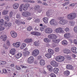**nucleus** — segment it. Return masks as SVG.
Masks as SVG:
<instances>
[{
    "instance_id": "1",
    "label": "nucleus",
    "mask_w": 77,
    "mask_h": 77,
    "mask_svg": "<svg viewBox=\"0 0 77 77\" xmlns=\"http://www.w3.org/2000/svg\"><path fill=\"white\" fill-rule=\"evenodd\" d=\"M76 17V14L73 13L68 14L67 16V18L69 20H74Z\"/></svg>"
},
{
    "instance_id": "2",
    "label": "nucleus",
    "mask_w": 77,
    "mask_h": 77,
    "mask_svg": "<svg viewBox=\"0 0 77 77\" xmlns=\"http://www.w3.org/2000/svg\"><path fill=\"white\" fill-rule=\"evenodd\" d=\"M55 60L57 62H63L65 60V57L63 56H58L55 58Z\"/></svg>"
},
{
    "instance_id": "3",
    "label": "nucleus",
    "mask_w": 77,
    "mask_h": 77,
    "mask_svg": "<svg viewBox=\"0 0 77 77\" xmlns=\"http://www.w3.org/2000/svg\"><path fill=\"white\" fill-rule=\"evenodd\" d=\"M34 61V58L33 56H30L28 58L27 60V62L30 64H31V63H32Z\"/></svg>"
},
{
    "instance_id": "4",
    "label": "nucleus",
    "mask_w": 77,
    "mask_h": 77,
    "mask_svg": "<svg viewBox=\"0 0 77 77\" xmlns=\"http://www.w3.org/2000/svg\"><path fill=\"white\" fill-rule=\"evenodd\" d=\"M22 15L23 17H30L31 15L30 13L28 11H25L23 13Z\"/></svg>"
},
{
    "instance_id": "5",
    "label": "nucleus",
    "mask_w": 77,
    "mask_h": 77,
    "mask_svg": "<svg viewBox=\"0 0 77 77\" xmlns=\"http://www.w3.org/2000/svg\"><path fill=\"white\" fill-rule=\"evenodd\" d=\"M39 51L38 50H34L32 52V54L34 56H36L39 54Z\"/></svg>"
},
{
    "instance_id": "6",
    "label": "nucleus",
    "mask_w": 77,
    "mask_h": 77,
    "mask_svg": "<svg viewBox=\"0 0 77 77\" xmlns=\"http://www.w3.org/2000/svg\"><path fill=\"white\" fill-rule=\"evenodd\" d=\"M50 24L52 26H56L57 25V22L54 19H52L50 22Z\"/></svg>"
},
{
    "instance_id": "7",
    "label": "nucleus",
    "mask_w": 77,
    "mask_h": 77,
    "mask_svg": "<svg viewBox=\"0 0 77 77\" xmlns=\"http://www.w3.org/2000/svg\"><path fill=\"white\" fill-rule=\"evenodd\" d=\"M48 37L49 39H56L57 38L56 35L54 34L49 35Z\"/></svg>"
},
{
    "instance_id": "8",
    "label": "nucleus",
    "mask_w": 77,
    "mask_h": 77,
    "mask_svg": "<svg viewBox=\"0 0 77 77\" xmlns=\"http://www.w3.org/2000/svg\"><path fill=\"white\" fill-rule=\"evenodd\" d=\"M45 32L46 33H51L53 32V30L51 28H48L45 29Z\"/></svg>"
},
{
    "instance_id": "9",
    "label": "nucleus",
    "mask_w": 77,
    "mask_h": 77,
    "mask_svg": "<svg viewBox=\"0 0 77 77\" xmlns=\"http://www.w3.org/2000/svg\"><path fill=\"white\" fill-rule=\"evenodd\" d=\"M55 32L56 33H63V28H59L56 29Z\"/></svg>"
},
{
    "instance_id": "10",
    "label": "nucleus",
    "mask_w": 77,
    "mask_h": 77,
    "mask_svg": "<svg viewBox=\"0 0 77 77\" xmlns=\"http://www.w3.org/2000/svg\"><path fill=\"white\" fill-rule=\"evenodd\" d=\"M51 64L54 67H57L58 66V63L54 61H52L51 62Z\"/></svg>"
},
{
    "instance_id": "11",
    "label": "nucleus",
    "mask_w": 77,
    "mask_h": 77,
    "mask_svg": "<svg viewBox=\"0 0 77 77\" xmlns=\"http://www.w3.org/2000/svg\"><path fill=\"white\" fill-rule=\"evenodd\" d=\"M0 24L3 26V25H5V26H7L8 24L6 22H4V20L3 19H1L0 20Z\"/></svg>"
},
{
    "instance_id": "12",
    "label": "nucleus",
    "mask_w": 77,
    "mask_h": 77,
    "mask_svg": "<svg viewBox=\"0 0 77 77\" xmlns=\"http://www.w3.org/2000/svg\"><path fill=\"white\" fill-rule=\"evenodd\" d=\"M66 69L69 70H73L74 67L71 65H67L66 66Z\"/></svg>"
},
{
    "instance_id": "13",
    "label": "nucleus",
    "mask_w": 77,
    "mask_h": 77,
    "mask_svg": "<svg viewBox=\"0 0 77 77\" xmlns=\"http://www.w3.org/2000/svg\"><path fill=\"white\" fill-rule=\"evenodd\" d=\"M59 23L61 24L64 25V24H66L67 23V20H61L59 21Z\"/></svg>"
},
{
    "instance_id": "14",
    "label": "nucleus",
    "mask_w": 77,
    "mask_h": 77,
    "mask_svg": "<svg viewBox=\"0 0 77 77\" xmlns=\"http://www.w3.org/2000/svg\"><path fill=\"white\" fill-rule=\"evenodd\" d=\"M30 5L29 4H26L25 5H24L23 7V11H27V9H28V7H29Z\"/></svg>"
},
{
    "instance_id": "15",
    "label": "nucleus",
    "mask_w": 77,
    "mask_h": 77,
    "mask_svg": "<svg viewBox=\"0 0 77 77\" xmlns=\"http://www.w3.org/2000/svg\"><path fill=\"white\" fill-rule=\"evenodd\" d=\"M42 59V57H41L39 59V60H40V65L43 66L45 65V61L44 60H43Z\"/></svg>"
},
{
    "instance_id": "16",
    "label": "nucleus",
    "mask_w": 77,
    "mask_h": 77,
    "mask_svg": "<svg viewBox=\"0 0 77 77\" xmlns=\"http://www.w3.org/2000/svg\"><path fill=\"white\" fill-rule=\"evenodd\" d=\"M10 34L13 38H16L17 36V34L14 32L11 31Z\"/></svg>"
},
{
    "instance_id": "17",
    "label": "nucleus",
    "mask_w": 77,
    "mask_h": 77,
    "mask_svg": "<svg viewBox=\"0 0 77 77\" xmlns=\"http://www.w3.org/2000/svg\"><path fill=\"white\" fill-rule=\"evenodd\" d=\"M21 45V43L20 42H17L16 43H14L13 44V45L14 47H16L17 48L19 47Z\"/></svg>"
},
{
    "instance_id": "18",
    "label": "nucleus",
    "mask_w": 77,
    "mask_h": 77,
    "mask_svg": "<svg viewBox=\"0 0 77 77\" xmlns=\"http://www.w3.org/2000/svg\"><path fill=\"white\" fill-rule=\"evenodd\" d=\"M31 34L32 35H33L35 36H39L41 35V33L38 32H31Z\"/></svg>"
},
{
    "instance_id": "19",
    "label": "nucleus",
    "mask_w": 77,
    "mask_h": 77,
    "mask_svg": "<svg viewBox=\"0 0 77 77\" xmlns=\"http://www.w3.org/2000/svg\"><path fill=\"white\" fill-rule=\"evenodd\" d=\"M0 39H2L3 41H5L7 39V36L6 35H4L3 36L1 35L0 37Z\"/></svg>"
},
{
    "instance_id": "20",
    "label": "nucleus",
    "mask_w": 77,
    "mask_h": 77,
    "mask_svg": "<svg viewBox=\"0 0 77 77\" xmlns=\"http://www.w3.org/2000/svg\"><path fill=\"white\" fill-rule=\"evenodd\" d=\"M13 7L14 9H18V7H19V4L18 3H15L13 5Z\"/></svg>"
},
{
    "instance_id": "21",
    "label": "nucleus",
    "mask_w": 77,
    "mask_h": 77,
    "mask_svg": "<svg viewBox=\"0 0 77 77\" xmlns=\"http://www.w3.org/2000/svg\"><path fill=\"white\" fill-rule=\"evenodd\" d=\"M63 51L64 53H66V54H69L71 52L70 50L66 49H64L63 50Z\"/></svg>"
},
{
    "instance_id": "22",
    "label": "nucleus",
    "mask_w": 77,
    "mask_h": 77,
    "mask_svg": "<svg viewBox=\"0 0 77 77\" xmlns=\"http://www.w3.org/2000/svg\"><path fill=\"white\" fill-rule=\"evenodd\" d=\"M15 51V48L11 49L10 51V54H11L12 55H14Z\"/></svg>"
},
{
    "instance_id": "23",
    "label": "nucleus",
    "mask_w": 77,
    "mask_h": 77,
    "mask_svg": "<svg viewBox=\"0 0 77 77\" xmlns=\"http://www.w3.org/2000/svg\"><path fill=\"white\" fill-rule=\"evenodd\" d=\"M48 52L50 54H54V51L51 49L49 48L48 50Z\"/></svg>"
},
{
    "instance_id": "24",
    "label": "nucleus",
    "mask_w": 77,
    "mask_h": 77,
    "mask_svg": "<svg viewBox=\"0 0 77 77\" xmlns=\"http://www.w3.org/2000/svg\"><path fill=\"white\" fill-rule=\"evenodd\" d=\"M53 71L54 73L56 74H57L59 73V69L58 68H55L53 69Z\"/></svg>"
},
{
    "instance_id": "25",
    "label": "nucleus",
    "mask_w": 77,
    "mask_h": 77,
    "mask_svg": "<svg viewBox=\"0 0 77 77\" xmlns=\"http://www.w3.org/2000/svg\"><path fill=\"white\" fill-rule=\"evenodd\" d=\"M8 12H9L8 10H4L2 12V14L3 15H6L8 14Z\"/></svg>"
},
{
    "instance_id": "26",
    "label": "nucleus",
    "mask_w": 77,
    "mask_h": 77,
    "mask_svg": "<svg viewBox=\"0 0 77 77\" xmlns=\"http://www.w3.org/2000/svg\"><path fill=\"white\" fill-rule=\"evenodd\" d=\"M77 48L75 47H73L71 48L72 51L74 53H77V52L76 51V49Z\"/></svg>"
},
{
    "instance_id": "27",
    "label": "nucleus",
    "mask_w": 77,
    "mask_h": 77,
    "mask_svg": "<svg viewBox=\"0 0 77 77\" xmlns=\"http://www.w3.org/2000/svg\"><path fill=\"white\" fill-rule=\"evenodd\" d=\"M69 71L68 70H66L64 72V74L65 75H66V76H68L69 75Z\"/></svg>"
},
{
    "instance_id": "28",
    "label": "nucleus",
    "mask_w": 77,
    "mask_h": 77,
    "mask_svg": "<svg viewBox=\"0 0 77 77\" xmlns=\"http://www.w3.org/2000/svg\"><path fill=\"white\" fill-rule=\"evenodd\" d=\"M47 68L49 71H53V67L51 66L50 65H48Z\"/></svg>"
},
{
    "instance_id": "29",
    "label": "nucleus",
    "mask_w": 77,
    "mask_h": 77,
    "mask_svg": "<svg viewBox=\"0 0 77 77\" xmlns=\"http://www.w3.org/2000/svg\"><path fill=\"white\" fill-rule=\"evenodd\" d=\"M64 37L66 38H70V33H67L64 35Z\"/></svg>"
},
{
    "instance_id": "30",
    "label": "nucleus",
    "mask_w": 77,
    "mask_h": 77,
    "mask_svg": "<svg viewBox=\"0 0 77 77\" xmlns=\"http://www.w3.org/2000/svg\"><path fill=\"white\" fill-rule=\"evenodd\" d=\"M53 42L54 43H56V44H58L59 42H60V39H57L56 40H53Z\"/></svg>"
},
{
    "instance_id": "31",
    "label": "nucleus",
    "mask_w": 77,
    "mask_h": 77,
    "mask_svg": "<svg viewBox=\"0 0 77 77\" xmlns=\"http://www.w3.org/2000/svg\"><path fill=\"white\" fill-rule=\"evenodd\" d=\"M45 56L46 57H47V58H51V54H46L45 55Z\"/></svg>"
},
{
    "instance_id": "32",
    "label": "nucleus",
    "mask_w": 77,
    "mask_h": 77,
    "mask_svg": "<svg viewBox=\"0 0 77 77\" xmlns=\"http://www.w3.org/2000/svg\"><path fill=\"white\" fill-rule=\"evenodd\" d=\"M21 22V20H16L15 21V23L18 25H20V23Z\"/></svg>"
},
{
    "instance_id": "33",
    "label": "nucleus",
    "mask_w": 77,
    "mask_h": 77,
    "mask_svg": "<svg viewBox=\"0 0 77 77\" xmlns=\"http://www.w3.org/2000/svg\"><path fill=\"white\" fill-rule=\"evenodd\" d=\"M62 44L64 45H66L68 44V42H67L66 40H64L62 42Z\"/></svg>"
},
{
    "instance_id": "34",
    "label": "nucleus",
    "mask_w": 77,
    "mask_h": 77,
    "mask_svg": "<svg viewBox=\"0 0 77 77\" xmlns=\"http://www.w3.org/2000/svg\"><path fill=\"white\" fill-rule=\"evenodd\" d=\"M48 18L46 17H44L43 19V21L45 23H48Z\"/></svg>"
},
{
    "instance_id": "35",
    "label": "nucleus",
    "mask_w": 77,
    "mask_h": 77,
    "mask_svg": "<svg viewBox=\"0 0 77 77\" xmlns=\"http://www.w3.org/2000/svg\"><path fill=\"white\" fill-rule=\"evenodd\" d=\"M26 46V44L25 43H23L20 48L21 49H23Z\"/></svg>"
},
{
    "instance_id": "36",
    "label": "nucleus",
    "mask_w": 77,
    "mask_h": 77,
    "mask_svg": "<svg viewBox=\"0 0 77 77\" xmlns=\"http://www.w3.org/2000/svg\"><path fill=\"white\" fill-rule=\"evenodd\" d=\"M34 45H35V46L38 47V46H39V42H38L35 41L34 42Z\"/></svg>"
},
{
    "instance_id": "37",
    "label": "nucleus",
    "mask_w": 77,
    "mask_h": 77,
    "mask_svg": "<svg viewBox=\"0 0 77 77\" xmlns=\"http://www.w3.org/2000/svg\"><path fill=\"white\" fill-rule=\"evenodd\" d=\"M24 6L23 4H21L19 8V11H20V12H21L22 11H23V6Z\"/></svg>"
},
{
    "instance_id": "38",
    "label": "nucleus",
    "mask_w": 77,
    "mask_h": 77,
    "mask_svg": "<svg viewBox=\"0 0 77 77\" xmlns=\"http://www.w3.org/2000/svg\"><path fill=\"white\" fill-rule=\"evenodd\" d=\"M29 54H30V53L29 51H26V52L24 53V55L25 56H26L27 55H29Z\"/></svg>"
},
{
    "instance_id": "39",
    "label": "nucleus",
    "mask_w": 77,
    "mask_h": 77,
    "mask_svg": "<svg viewBox=\"0 0 77 77\" xmlns=\"http://www.w3.org/2000/svg\"><path fill=\"white\" fill-rule=\"evenodd\" d=\"M2 70L3 72H4V73L5 74L8 73V71H7L6 69H3Z\"/></svg>"
},
{
    "instance_id": "40",
    "label": "nucleus",
    "mask_w": 77,
    "mask_h": 77,
    "mask_svg": "<svg viewBox=\"0 0 77 77\" xmlns=\"http://www.w3.org/2000/svg\"><path fill=\"white\" fill-rule=\"evenodd\" d=\"M32 26H29L27 28V30H28V31H30L31 30H32Z\"/></svg>"
},
{
    "instance_id": "41",
    "label": "nucleus",
    "mask_w": 77,
    "mask_h": 77,
    "mask_svg": "<svg viewBox=\"0 0 77 77\" xmlns=\"http://www.w3.org/2000/svg\"><path fill=\"white\" fill-rule=\"evenodd\" d=\"M5 20L8 21V22L9 21V16H6L5 17Z\"/></svg>"
},
{
    "instance_id": "42",
    "label": "nucleus",
    "mask_w": 77,
    "mask_h": 77,
    "mask_svg": "<svg viewBox=\"0 0 77 77\" xmlns=\"http://www.w3.org/2000/svg\"><path fill=\"white\" fill-rule=\"evenodd\" d=\"M44 41L46 42H49L50 41L48 38H45L44 40Z\"/></svg>"
},
{
    "instance_id": "43",
    "label": "nucleus",
    "mask_w": 77,
    "mask_h": 77,
    "mask_svg": "<svg viewBox=\"0 0 77 77\" xmlns=\"http://www.w3.org/2000/svg\"><path fill=\"white\" fill-rule=\"evenodd\" d=\"M50 75L51 77H56V75L54 73H51L50 74Z\"/></svg>"
},
{
    "instance_id": "44",
    "label": "nucleus",
    "mask_w": 77,
    "mask_h": 77,
    "mask_svg": "<svg viewBox=\"0 0 77 77\" xmlns=\"http://www.w3.org/2000/svg\"><path fill=\"white\" fill-rule=\"evenodd\" d=\"M45 26L41 27L40 28V30L41 31H44V30H45Z\"/></svg>"
},
{
    "instance_id": "45",
    "label": "nucleus",
    "mask_w": 77,
    "mask_h": 77,
    "mask_svg": "<svg viewBox=\"0 0 77 77\" xmlns=\"http://www.w3.org/2000/svg\"><path fill=\"white\" fill-rule=\"evenodd\" d=\"M5 27L0 26V31H2V30H5Z\"/></svg>"
},
{
    "instance_id": "46",
    "label": "nucleus",
    "mask_w": 77,
    "mask_h": 77,
    "mask_svg": "<svg viewBox=\"0 0 77 77\" xmlns=\"http://www.w3.org/2000/svg\"><path fill=\"white\" fill-rule=\"evenodd\" d=\"M74 31L75 33H77V26L74 27Z\"/></svg>"
},
{
    "instance_id": "47",
    "label": "nucleus",
    "mask_w": 77,
    "mask_h": 77,
    "mask_svg": "<svg viewBox=\"0 0 77 77\" xmlns=\"http://www.w3.org/2000/svg\"><path fill=\"white\" fill-rule=\"evenodd\" d=\"M20 17H21V15H20V14H17L16 15V18H20Z\"/></svg>"
},
{
    "instance_id": "48",
    "label": "nucleus",
    "mask_w": 77,
    "mask_h": 77,
    "mask_svg": "<svg viewBox=\"0 0 77 77\" xmlns=\"http://www.w3.org/2000/svg\"><path fill=\"white\" fill-rule=\"evenodd\" d=\"M10 7L9 6H8L7 7H5V10H7V11H8L10 9Z\"/></svg>"
},
{
    "instance_id": "49",
    "label": "nucleus",
    "mask_w": 77,
    "mask_h": 77,
    "mask_svg": "<svg viewBox=\"0 0 77 77\" xmlns=\"http://www.w3.org/2000/svg\"><path fill=\"white\" fill-rule=\"evenodd\" d=\"M46 15L47 17H50V13L48 12V11H47L46 12Z\"/></svg>"
},
{
    "instance_id": "50",
    "label": "nucleus",
    "mask_w": 77,
    "mask_h": 77,
    "mask_svg": "<svg viewBox=\"0 0 77 77\" xmlns=\"http://www.w3.org/2000/svg\"><path fill=\"white\" fill-rule=\"evenodd\" d=\"M7 26H5L6 27H7V26H8V27H11V25H12V24L11 23H9L8 24L7 23Z\"/></svg>"
},
{
    "instance_id": "51",
    "label": "nucleus",
    "mask_w": 77,
    "mask_h": 77,
    "mask_svg": "<svg viewBox=\"0 0 77 77\" xmlns=\"http://www.w3.org/2000/svg\"><path fill=\"white\" fill-rule=\"evenodd\" d=\"M55 51L56 52H58L59 51V48H55Z\"/></svg>"
},
{
    "instance_id": "52",
    "label": "nucleus",
    "mask_w": 77,
    "mask_h": 77,
    "mask_svg": "<svg viewBox=\"0 0 77 77\" xmlns=\"http://www.w3.org/2000/svg\"><path fill=\"white\" fill-rule=\"evenodd\" d=\"M12 15H13V12H12V11L10 12L9 14V16L10 17H12Z\"/></svg>"
},
{
    "instance_id": "53",
    "label": "nucleus",
    "mask_w": 77,
    "mask_h": 77,
    "mask_svg": "<svg viewBox=\"0 0 77 77\" xmlns=\"http://www.w3.org/2000/svg\"><path fill=\"white\" fill-rule=\"evenodd\" d=\"M28 43H30L32 42V39H28Z\"/></svg>"
},
{
    "instance_id": "54",
    "label": "nucleus",
    "mask_w": 77,
    "mask_h": 77,
    "mask_svg": "<svg viewBox=\"0 0 77 77\" xmlns=\"http://www.w3.org/2000/svg\"><path fill=\"white\" fill-rule=\"evenodd\" d=\"M65 30L66 32H67L69 31V29L68 28H66V29H65Z\"/></svg>"
},
{
    "instance_id": "55",
    "label": "nucleus",
    "mask_w": 77,
    "mask_h": 77,
    "mask_svg": "<svg viewBox=\"0 0 77 77\" xmlns=\"http://www.w3.org/2000/svg\"><path fill=\"white\" fill-rule=\"evenodd\" d=\"M35 23H38V22H39V19H36L34 20Z\"/></svg>"
},
{
    "instance_id": "56",
    "label": "nucleus",
    "mask_w": 77,
    "mask_h": 77,
    "mask_svg": "<svg viewBox=\"0 0 77 77\" xmlns=\"http://www.w3.org/2000/svg\"><path fill=\"white\" fill-rule=\"evenodd\" d=\"M17 54L20 57H21L22 56V54L21 53H18Z\"/></svg>"
},
{
    "instance_id": "57",
    "label": "nucleus",
    "mask_w": 77,
    "mask_h": 77,
    "mask_svg": "<svg viewBox=\"0 0 77 77\" xmlns=\"http://www.w3.org/2000/svg\"><path fill=\"white\" fill-rule=\"evenodd\" d=\"M24 42L25 43H28V39L26 38L25 40H24Z\"/></svg>"
},
{
    "instance_id": "58",
    "label": "nucleus",
    "mask_w": 77,
    "mask_h": 77,
    "mask_svg": "<svg viewBox=\"0 0 77 77\" xmlns=\"http://www.w3.org/2000/svg\"><path fill=\"white\" fill-rule=\"evenodd\" d=\"M75 45H77V41L75 39H74L73 41Z\"/></svg>"
},
{
    "instance_id": "59",
    "label": "nucleus",
    "mask_w": 77,
    "mask_h": 77,
    "mask_svg": "<svg viewBox=\"0 0 77 77\" xmlns=\"http://www.w3.org/2000/svg\"><path fill=\"white\" fill-rule=\"evenodd\" d=\"M6 44L7 45H10V42L9 41H8L7 42Z\"/></svg>"
},
{
    "instance_id": "60",
    "label": "nucleus",
    "mask_w": 77,
    "mask_h": 77,
    "mask_svg": "<svg viewBox=\"0 0 77 77\" xmlns=\"http://www.w3.org/2000/svg\"><path fill=\"white\" fill-rule=\"evenodd\" d=\"M16 67H17V69H18V70H20V69H21V68L20 67V66H17Z\"/></svg>"
},
{
    "instance_id": "61",
    "label": "nucleus",
    "mask_w": 77,
    "mask_h": 77,
    "mask_svg": "<svg viewBox=\"0 0 77 77\" xmlns=\"http://www.w3.org/2000/svg\"><path fill=\"white\" fill-rule=\"evenodd\" d=\"M1 62L2 63V65H5L6 64V62L5 61H1Z\"/></svg>"
},
{
    "instance_id": "62",
    "label": "nucleus",
    "mask_w": 77,
    "mask_h": 77,
    "mask_svg": "<svg viewBox=\"0 0 77 77\" xmlns=\"http://www.w3.org/2000/svg\"><path fill=\"white\" fill-rule=\"evenodd\" d=\"M42 11V9H39L38 11V12H39V13H41Z\"/></svg>"
},
{
    "instance_id": "63",
    "label": "nucleus",
    "mask_w": 77,
    "mask_h": 77,
    "mask_svg": "<svg viewBox=\"0 0 77 77\" xmlns=\"http://www.w3.org/2000/svg\"><path fill=\"white\" fill-rule=\"evenodd\" d=\"M75 6V4H72L69 5V6H71L72 7V6Z\"/></svg>"
},
{
    "instance_id": "64",
    "label": "nucleus",
    "mask_w": 77,
    "mask_h": 77,
    "mask_svg": "<svg viewBox=\"0 0 77 77\" xmlns=\"http://www.w3.org/2000/svg\"><path fill=\"white\" fill-rule=\"evenodd\" d=\"M15 57L17 59H19L20 57L17 54L16 55Z\"/></svg>"
}]
</instances>
